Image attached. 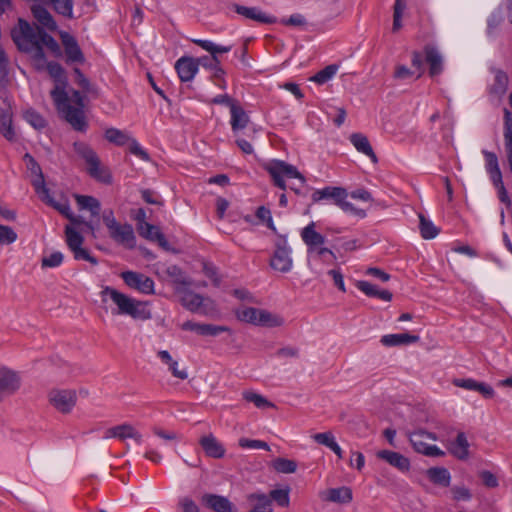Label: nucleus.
<instances>
[{
  "mask_svg": "<svg viewBox=\"0 0 512 512\" xmlns=\"http://www.w3.org/2000/svg\"><path fill=\"white\" fill-rule=\"evenodd\" d=\"M50 77L55 82V87L50 95L54 101L56 109L63 116V118L70 124L78 129H83L84 123L82 120L81 111L71 108L68 94L66 92L67 76L63 67L57 62H46L45 67Z\"/></svg>",
  "mask_w": 512,
  "mask_h": 512,
  "instance_id": "1",
  "label": "nucleus"
},
{
  "mask_svg": "<svg viewBox=\"0 0 512 512\" xmlns=\"http://www.w3.org/2000/svg\"><path fill=\"white\" fill-rule=\"evenodd\" d=\"M42 32L43 28L31 26L23 19H19L18 25L11 31L12 40L18 50L31 56L38 71L44 70L45 67V53L40 46Z\"/></svg>",
  "mask_w": 512,
  "mask_h": 512,
  "instance_id": "2",
  "label": "nucleus"
},
{
  "mask_svg": "<svg viewBox=\"0 0 512 512\" xmlns=\"http://www.w3.org/2000/svg\"><path fill=\"white\" fill-rule=\"evenodd\" d=\"M103 303L111 302L115 308L111 310L113 315L129 316L134 320H149L152 317L148 303L132 298L113 287L105 286L100 292Z\"/></svg>",
  "mask_w": 512,
  "mask_h": 512,
  "instance_id": "3",
  "label": "nucleus"
},
{
  "mask_svg": "<svg viewBox=\"0 0 512 512\" xmlns=\"http://www.w3.org/2000/svg\"><path fill=\"white\" fill-rule=\"evenodd\" d=\"M68 220L71 222V225L65 226L66 244L70 251L73 253L74 259L78 261H88L92 265H97L98 260L94 256H92L87 249L82 247L84 243V237L76 229L77 226L83 224L91 231L92 235L94 236V224L92 223V221H84L81 217L75 216L73 212L72 218H68Z\"/></svg>",
  "mask_w": 512,
  "mask_h": 512,
  "instance_id": "4",
  "label": "nucleus"
},
{
  "mask_svg": "<svg viewBox=\"0 0 512 512\" xmlns=\"http://www.w3.org/2000/svg\"><path fill=\"white\" fill-rule=\"evenodd\" d=\"M102 220L108 229L109 236L118 244L127 248H134L135 235L132 225L117 221L112 209H106L102 213Z\"/></svg>",
  "mask_w": 512,
  "mask_h": 512,
  "instance_id": "5",
  "label": "nucleus"
},
{
  "mask_svg": "<svg viewBox=\"0 0 512 512\" xmlns=\"http://www.w3.org/2000/svg\"><path fill=\"white\" fill-rule=\"evenodd\" d=\"M192 42L211 54V57H199V66H202L206 69L213 71V79L222 78L225 75V71L220 65L218 54L230 52L232 46L219 45L210 40L204 39H193Z\"/></svg>",
  "mask_w": 512,
  "mask_h": 512,
  "instance_id": "6",
  "label": "nucleus"
},
{
  "mask_svg": "<svg viewBox=\"0 0 512 512\" xmlns=\"http://www.w3.org/2000/svg\"><path fill=\"white\" fill-rule=\"evenodd\" d=\"M73 146L76 154L87 164V171L92 178L105 184L112 182L109 170L101 166L99 157L88 144L75 142Z\"/></svg>",
  "mask_w": 512,
  "mask_h": 512,
  "instance_id": "7",
  "label": "nucleus"
},
{
  "mask_svg": "<svg viewBox=\"0 0 512 512\" xmlns=\"http://www.w3.org/2000/svg\"><path fill=\"white\" fill-rule=\"evenodd\" d=\"M236 316L238 320L256 326L273 328L284 324V319L281 316L254 307L239 308L236 311Z\"/></svg>",
  "mask_w": 512,
  "mask_h": 512,
  "instance_id": "8",
  "label": "nucleus"
},
{
  "mask_svg": "<svg viewBox=\"0 0 512 512\" xmlns=\"http://www.w3.org/2000/svg\"><path fill=\"white\" fill-rule=\"evenodd\" d=\"M265 170L270 174L274 184L282 190L286 189L285 179H298L300 187L305 184L304 176L298 169L282 160H272L264 166Z\"/></svg>",
  "mask_w": 512,
  "mask_h": 512,
  "instance_id": "9",
  "label": "nucleus"
},
{
  "mask_svg": "<svg viewBox=\"0 0 512 512\" xmlns=\"http://www.w3.org/2000/svg\"><path fill=\"white\" fill-rule=\"evenodd\" d=\"M120 276L129 288L146 295L154 293V281L145 274L135 271H124Z\"/></svg>",
  "mask_w": 512,
  "mask_h": 512,
  "instance_id": "10",
  "label": "nucleus"
},
{
  "mask_svg": "<svg viewBox=\"0 0 512 512\" xmlns=\"http://www.w3.org/2000/svg\"><path fill=\"white\" fill-rule=\"evenodd\" d=\"M270 265L274 270L281 273H287L292 269L293 260L291 257V248L286 241L277 244Z\"/></svg>",
  "mask_w": 512,
  "mask_h": 512,
  "instance_id": "11",
  "label": "nucleus"
},
{
  "mask_svg": "<svg viewBox=\"0 0 512 512\" xmlns=\"http://www.w3.org/2000/svg\"><path fill=\"white\" fill-rule=\"evenodd\" d=\"M76 400L74 390L55 389L49 393L50 403L61 413H69L75 406Z\"/></svg>",
  "mask_w": 512,
  "mask_h": 512,
  "instance_id": "12",
  "label": "nucleus"
},
{
  "mask_svg": "<svg viewBox=\"0 0 512 512\" xmlns=\"http://www.w3.org/2000/svg\"><path fill=\"white\" fill-rule=\"evenodd\" d=\"M60 38L64 47L66 62L80 64L84 63L85 57L76 38L65 31L60 33Z\"/></svg>",
  "mask_w": 512,
  "mask_h": 512,
  "instance_id": "13",
  "label": "nucleus"
},
{
  "mask_svg": "<svg viewBox=\"0 0 512 512\" xmlns=\"http://www.w3.org/2000/svg\"><path fill=\"white\" fill-rule=\"evenodd\" d=\"M104 438H117L121 441L133 439L137 444H141L143 441L141 433L129 423H123L107 429Z\"/></svg>",
  "mask_w": 512,
  "mask_h": 512,
  "instance_id": "14",
  "label": "nucleus"
},
{
  "mask_svg": "<svg viewBox=\"0 0 512 512\" xmlns=\"http://www.w3.org/2000/svg\"><path fill=\"white\" fill-rule=\"evenodd\" d=\"M199 69V58L183 56L175 63V70L182 82L194 79Z\"/></svg>",
  "mask_w": 512,
  "mask_h": 512,
  "instance_id": "15",
  "label": "nucleus"
},
{
  "mask_svg": "<svg viewBox=\"0 0 512 512\" xmlns=\"http://www.w3.org/2000/svg\"><path fill=\"white\" fill-rule=\"evenodd\" d=\"M425 61L429 66V75L434 78L444 71V58L439 49L432 45L424 47Z\"/></svg>",
  "mask_w": 512,
  "mask_h": 512,
  "instance_id": "16",
  "label": "nucleus"
},
{
  "mask_svg": "<svg viewBox=\"0 0 512 512\" xmlns=\"http://www.w3.org/2000/svg\"><path fill=\"white\" fill-rule=\"evenodd\" d=\"M23 159L28 170L34 175L32 185L34 186L36 193L38 195H41L42 193L47 194V187L45 185L44 175L38 162L29 153H26Z\"/></svg>",
  "mask_w": 512,
  "mask_h": 512,
  "instance_id": "17",
  "label": "nucleus"
},
{
  "mask_svg": "<svg viewBox=\"0 0 512 512\" xmlns=\"http://www.w3.org/2000/svg\"><path fill=\"white\" fill-rule=\"evenodd\" d=\"M19 386L20 381L16 373L6 368L0 369V401L13 394Z\"/></svg>",
  "mask_w": 512,
  "mask_h": 512,
  "instance_id": "18",
  "label": "nucleus"
},
{
  "mask_svg": "<svg viewBox=\"0 0 512 512\" xmlns=\"http://www.w3.org/2000/svg\"><path fill=\"white\" fill-rule=\"evenodd\" d=\"M233 7L236 13L247 19L263 24H273L276 22V18L274 16L266 14L257 7H246L238 4H235Z\"/></svg>",
  "mask_w": 512,
  "mask_h": 512,
  "instance_id": "19",
  "label": "nucleus"
},
{
  "mask_svg": "<svg viewBox=\"0 0 512 512\" xmlns=\"http://www.w3.org/2000/svg\"><path fill=\"white\" fill-rule=\"evenodd\" d=\"M377 458L382 459L395 467L399 471L405 473L410 470V461L404 455L391 450H380L376 454Z\"/></svg>",
  "mask_w": 512,
  "mask_h": 512,
  "instance_id": "20",
  "label": "nucleus"
},
{
  "mask_svg": "<svg viewBox=\"0 0 512 512\" xmlns=\"http://www.w3.org/2000/svg\"><path fill=\"white\" fill-rule=\"evenodd\" d=\"M347 191L342 187L327 186L322 189H317L312 194L313 202H320L322 200H332L336 205L340 202L341 198H347Z\"/></svg>",
  "mask_w": 512,
  "mask_h": 512,
  "instance_id": "21",
  "label": "nucleus"
},
{
  "mask_svg": "<svg viewBox=\"0 0 512 512\" xmlns=\"http://www.w3.org/2000/svg\"><path fill=\"white\" fill-rule=\"evenodd\" d=\"M469 442L464 432H458L456 438L449 441L447 449L450 454L459 460H466L469 457Z\"/></svg>",
  "mask_w": 512,
  "mask_h": 512,
  "instance_id": "22",
  "label": "nucleus"
},
{
  "mask_svg": "<svg viewBox=\"0 0 512 512\" xmlns=\"http://www.w3.org/2000/svg\"><path fill=\"white\" fill-rule=\"evenodd\" d=\"M315 222H310L301 230L302 241L307 246V252L315 250L316 247L322 246L325 243V237L316 231Z\"/></svg>",
  "mask_w": 512,
  "mask_h": 512,
  "instance_id": "23",
  "label": "nucleus"
},
{
  "mask_svg": "<svg viewBox=\"0 0 512 512\" xmlns=\"http://www.w3.org/2000/svg\"><path fill=\"white\" fill-rule=\"evenodd\" d=\"M202 503L215 512H235L229 499L221 495L205 494Z\"/></svg>",
  "mask_w": 512,
  "mask_h": 512,
  "instance_id": "24",
  "label": "nucleus"
},
{
  "mask_svg": "<svg viewBox=\"0 0 512 512\" xmlns=\"http://www.w3.org/2000/svg\"><path fill=\"white\" fill-rule=\"evenodd\" d=\"M139 234L152 241H156L161 247L164 249H168V242L164 236V234L160 231V229L152 225L148 222L140 223L138 227Z\"/></svg>",
  "mask_w": 512,
  "mask_h": 512,
  "instance_id": "25",
  "label": "nucleus"
},
{
  "mask_svg": "<svg viewBox=\"0 0 512 512\" xmlns=\"http://www.w3.org/2000/svg\"><path fill=\"white\" fill-rule=\"evenodd\" d=\"M349 140L359 153L369 157L373 163L378 162V158L374 153L368 138L364 134L353 133L350 135Z\"/></svg>",
  "mask_w": 512,
  "mask_h": 512,
  "instance_id": "26",
  "label": "nucleus"
},
{
  "mask_svg": "<svg viewBox=\"0 0 512 512\" xmlns=\"http://www.w3.org/2000/svg\"><path fill=\"white\" fill-rule=\"evenodd\" d=\"M200 445L209 457L219 459L225 455V448L212 434L202 437Z\"/></svg>",
  "mask_w": 512,
  "mask_h": 512,
  "instance_id": "27",
  "label": "nucleus"
},
{
  "mask_svg": "<svg viewBox=\"0 0 512 512\" xmlns=\"http://www.w3.org/2000/svg\"><path fill=\"white\" fill-rule=\"evenodd\" d=\"M247 501L252 505L249 512H273L271 498L263 492L248 494Z\"/></svg>",
  "mask_w": 512,
  "mask_h": 512,
  "instance_id": "28",
  "label": "nucleus"
},
{
  "mask_svg": "<svg viewBox=\"0 0 512 512\" xmlns=\"http://www.w3.org/2000/svg\"><path fill=\"white\" fill-rule=\"evenodd\" d=\"M356 287L368 297L379 298L387 302L391 301L392 299V293L390 291L380 289L377 285H374L368 281H357Z\"/></svg>",
  "mask_w": 512,
  "mask_h": 512,
  "instance_id": "29",
  "label": "nucleus"
},
{
  "mask_svg": "<svg viewBox=\"0 0 512 512\" xmlns=\"http://www.w3.org/2000/svg\"><path fill=\"white\" fill-rule=\"evenodd\" d=\"M418 335H411L409 333L387 334L381 337L380 342L387 347L408 345L419 341Z\"/></svg>",
  "mask_w": 512,
  "mask_h": 512,
  "instance_id": "30",
  "label": "nucleus"
},
{
  "mask_svg": "<svg viewBox=\"0 0 512 512\" xmlns=\"http://www.w3.org/2000/svg\"><path fill=\"white\" fill-rule=\"evenodd\" d=\"M482 153L485 158V169L490 177V180L492 182L500 183V179H502V173L499 167L497 155L494 152L487 150H483Z\"/></svg>",
  "mask_w": 512,
  "mask_h": 512,
  "instance_id": "31",
  "label": "nucleus"
},
{
  "mask_svg": "<svg viewBox=\"0 0 512 512\" xmlns=\"http://www.w3.org/2000/svg\"><path fill=\"white\" fill-rule=\"evenodd\" d=\"M230 114V125L233 133H237L239 130H242L245 127H247L250 118L246 111L239 104L232 107V109L230 110Z\"/></svg>",
  "mask_w": 512,
  "mask_h": 512,
  "instance_id": "32",
  "label": "nucleus"
},
{
  "mask_svg": "<svg viewBox=\"0 0 512 512\" xmlns=\"http://www.w3.org/2000/svg\"><path fill=\"white\" fill-rule=\"evenodd\" d=\"M313 440L323 446H326L330 450H332L338 458L343 457V451L341 447L336 442L335 436L332 432H322V433H316L312 436Z\"/></svg>",
  "mask_w": 512,
  "mask_h": 512,
  "instance_id": "33",
  "label": "nucleus"
},
{
  "mask_svg": "<svg viewBox=\"0 0 512 512\" xmlns=\"http://www.w3.org/2000/svg\"><path fill=\"white\" fill-rule=\"evenodd\" d=\"M504 142L509 166L512 168V113L504 109Z\"/></svg>",
  "mask_w": 512,
  "mask_h": 512,
  "instance_id": "34",
  "label": "nucleus"
},
{
  "mask_svg": "<svg viewBox=\"0 0 512 512\" xmlns=\"http://www.w3.org/2000/svg\"><path fill=\"white\" fill-rule=\"evenodd\" d=\"M75 200L80 210H88L92 216H99L101 204L98 199L93 196L76 194Z\"/></svg>",
  "mask_w": 512,
  "mask_h": 512,
  "instance_id": "35",
  "label": "nucleus"
},
{
  "mask_svg": "<svg viewBox=\"0 0 512 512\" xmlns=\"http://www.w3.org/2000/svg\"><path fill=\"white\" fill-rule=\"evenodd\" d=\"M430 481L436 485L448 487L451 482V474L444 467H431L426 471Z\"/></svg>",
  "mask_w": 512,
  "mask_h": 512,
  "instance_id": "36",
  "label": "nucleus"
},
{
  "mask_svg": "<svg viewBox=\"0 0 512 512\" xmlns=\"http://www.w3.org/2000/svg\"><path fill=\"white\" fill-rule=\"evenodd\" d=\"M204 298L191 290H184L181 295L182 305L191 312H200Z\"/></svg>",
  "mask_w": 512,
  "mask_h": 512,
  "instance_id": "37",
  "label": "nucleus"
},
{
  "mask_svg": "<svg viewBox=\"0 0 512 512\" xmlns=\"http://www.w3.org/2000/svg\"><path fill=\"white\" fill-rule=\"evenodd\" d=\"M32 13L35 19L45 28L55 30L57 25L50 12L41 5H36L32 8Z\"/></svg>",
  "mask_w": 512,
  "mask_h": 512,
  "instance_id": "38",
  "label": "nucleus"
},
{
  "mask_svg": "<svg viewBox=\"0 0 512 512\" xmlns=\"http://www.w3.org/2000/svg\"><path fill=\"white\" fill-rule=\"evenodd\" d=\"M427 437L429 439L435 440L436 437L433 433H428L424 431L415 432L410 435V443L414 450L418 453L424 454L425 451H427V447H429V444L424 442V438Z\"/></svg>",
  "mask_w": 512,
  "mask_h": 512,
  "instance_id": "39",
  "label": "nucleus"
},
{
  "mask_svg": "<svg viewBox=\"0 0 512 512\" xmlns=\"http://www.w3.org/2000/svg\"><path fill=\"white\" fill-rule=\"evenodd\" d=\"M40 198L47 203L48 205L52 206L54 209H56L59 213H61L63 216H65L67 219L72 218V211L70 208V204L67 200L63 202H57L55 201L51 196L49 189L47 188V194L42 193L39 195Z\"/></svg>",
  "mask_w": 512,
  "mask_h": 512,
  "instance_id": "40",
  "label": "nucleus"
},
{
  "mask_svg": "<svg viewBox=\"0 0 512 512\" xmlns=\"http://www.w3.org/2000/svg\"><path fill=\"white\" fill-rule=\"evenodd\" d=\"M352 491L349 487L332 488L328 492V500L336 503H349L352 501Z\"/></svg>",
  "mask_w": 512,
  "mask_h": 512,
  "instance_id": "41",
  "label": "nucleus"
},
{
  "mask_svg": "<svg viewBox=\"0 0 512 512\" xmlns=\"http://www.w3.org/2000/svg\"><path fill=\"white\" fill-rule=\"evenodd\" d=\"M105 138L109 142L116 144L118 146H124L130 140V137L125 132H123L117 128H108L105 131Z\"/></svg>",
  "mask_w": 512,
  "mask_h": 512,
  "instance_id": "42",
  "label": "nucleus"
},
{
  "mask_svg": "<svg viewBox=\"0 0 512 512\" xmlns=\"http://www.w3.org/2000/svg\"><path fill=\"white\" fill-rule=\"evenodd\" d=\"M419 220L420 233L424 239H433L438 235L439 230L430 220L426 219L421 214L419 215Z\"/></svg>",
  "mask_w": 512,
  "mask_h": 512,
  "instance_id": "43",
  "label": "nucleus"
},
{
  "mask_svg": "<svg viewBox=\"0 0 512 512\" xmlns=\"http://www.w3.org/2000/svg\"><path fill=\"white\" fill-rule=\"evenodd\" d=\"M337 70L338 67L336 65H329L317 72L310 80L322 85L331 80L335 76Z\"/></svg>",
  "mask_w": 512,
  "mask_h": 512,
  "instance_id": "44",
  "label": "nucleus"
},
{
  "mask_svg": "<svg viewBox=\"0 0 512 512\" xmlns=\"http://www.w3.org/2000/svg\"><path fill=\"white\" fill-rule=\"evenodd\" d=\"M273 468L279 473L290 474L297 469V463L286 458H277L273 462Z\"/></svg>",
  "mask_w": 512,
  "mask_h": 512,
  "instance_id": "45",
  "label": "nucleus"
},
{
  "mask_svg": "<svg viewBox=\"0 0 512 512\" xmlns=\"http://www.w3.org/2000/svg\"><path fill=\"white\" fill-rule=\"evenodd\" d=\"M25 120L35 129H43L47 122L44 117L33 109H28L24 113Z\"/></svg>",
  "mask_w": 512,
  "mask_h": 512,
  "instance_id": "46",
  "label": "nucleus"
},
{
  "mask_svg": "<svg viewBox=\"0 0 512 512\" xmlns=\"http://www.w3.org/2000/svg\"><path fill=\"white\" fill-rule=\"evenodd\" d=\"M243 398L247 402L253 403L257 408L274 407L265 397L252 391H244Z\"/></svg>",
  "mask_w": 512,
  "mask_h": 512,
  "instance_id": "47",
  "label": "nucleus"
},
{
  "mask_svg": "<svg viewBox=\"0 0 512 512\" xmlns=\"http://www.w3.org/2000/svg\"><path fill=\"white\" fill-rule=\"evenodd\" d=\"M406 9V3L404 0H395L394 12H393V32H397L402 27V16Z\"/></svg>",
  "mask_w": 512,
  "mask_h": 512,
  "instance_id": "48",
  "label": "nucleus"
},
{
  "mask_svg": "<svg viewBox=\"0 0 512 512\" xmlns=\"http://www.w3.org/2000/svg\"><path fill=\"white\" fill-rule=\"evenodd\" d=\"M289 488L275 489L268 495L271 498V502L275 501L281 507H288L290 503Z\"/></svg>",
  "mask_w": 512,
  "mask_h": 512,
  "instance_id": "49",
  "label": "nucleus"
},
{
  "mask_svg": "<svg viewBox=\"0 0 512 512\" xmlns=\"http://www.w3.org/2000/svg\"><path fill=\"white\" fill-rule=\"evenodd\" d=\"M55 11L65 17H72L73 2L72 0H49Z\"/></svg>",
  "mask_w": 512,
  "mask_h": 512,
  "instance_id": "50",
  "label": "nucleus"
},
{
  "mask_svg": "<svg viewBox=\"0 0 512 512\" xmlns=\"http://www.w3.org/2000/svg\"><path fill=\"white\" fill-rule=\"evenodd\" d=\"M40 46H46L55 56L61 55V49L58 42L49 35L44 29L40 38Z\"/></svg>",
  "mask_w": 512,
  "mask_h": 512,
  "instance_id": "51",
  "label": "nucleus"
},
{
  "mask_svg": "<svg viewBox=\"0 0 512 512\" xmlns=\"http://www.w3.org/2000/svg\"><path fill=\"white\" fill-rule=\"evenodd\" d=\"M64 255L60 251H55L41 260L42 268H55L63 263Z\"/></svg>",
  "mask_w": 512,
  "mask_h": 512,
  "instance_id": "52",
  "label": "nucleus"
},
{
  "mask_svg": "<svg viewBox=\"0 0 512 512\" xmlns=\"http://www.w3.org/2000/svg\"><path fill=\"white\" fill-rule=\"evenodd\" d=\"M72 101L76 104V107L71 105V108L74 109V110H78L79 109L81 111V113H82L81 115H82V120H83L84 126H83V129H78L74 125H71V126L76 131L84 132V131H86L88 124H87V121L85 119V115H84V111H83L84 99H83L82 94L79 91L74 90L73 93H72Z\"/></svg>",
  "mask_w": 512,
  "mask_h": 512,
  "instance_id": "53",
  "label": "nucleus"
},
{
  "mask_svg": "<svg viewBox=\"0 0 512 512\" xmlns=\"http://www.w3.org/2000/svg\"><path fill=\"white\" fill-rule=\"evenodd\" d=\"M508 88V76L503 71H497L495 75V83L493 84V92L496 94H504Z\"/></svg>",
  "mask_w": 512,
  "mask_h": 512,
  "instance_id": "54",
  "label": "nucleus"
},
{
  "mask_svg": "<svg viewBox=\"0 0 512 512\" xmlns=\"http://www.w3.org/2000/svg\"><path fill=\"white\" fill-rule=\"evenodd\" d=\"M308 254L318 260L326 261L327 258H329L330 261L336 260L335 253L323 245L316 247L315 250L309 251Z\"/></svg>",
  "mask_w": 512,
  "mask_h": 512,
  "instance_id": "55",
  "label": "nucleus"
},
{
  "mask_svg": "<svg viewBox=\"0 0 512 512\" xmlns=\"http://www.w3.org/2000/svg\"><path fill=\"white\" fill-rule=\"evenodd\" d=\"M152 432L157 437L163 439L166 442L179 441L181 439V435L172 430H164L161 427L154 426L152 428Z\"/></svg>",
  "mask_w": 512,
  "mask_h": 512,
  "instance_id": "56",
  "label": "nucleus"
},
{
  "mask_svg": "<svg viewBox=\"0 0 512 512\" xmlns=\"http://www.w3.org/2000/svg\"><path fill=\"white\" fill-rule=\"evenodd\" d=\"M337 206L344 212L355 215L358 218L363 219L366 217L365 210L355 207L351 202L347 201L346 198H341Z\"/></svg>",
  "mask_w": 512,
  "mask_h": 512,
  "instance_id": "57",
  "label": "nucleus"
},
{
  "mask_svg": "<svg viewBox=\"0 0 512 512\" xmlns=\"http://www.w3.org/2000/svg\"><path fill=\"white\" fill-rule=\"evenodd\" d=\"M17 240V233L9 226L0 225V245H9Z\"/></svg>",
  "mask_w": 512,
  "mask_h": 512,
  "instance_id": "58",
  "label": "nucleus"
},
{
  "mask_svg": "<svg viewBox=\"0 0 512 512\" xmlns=\"http://www.w3.org/2000/svg\"><path fill=\"white\" fill-rule=\"evenodd\" d=\"M239 446L244 449L270 450V447L267 442L257 439L241 438L239 440Z\"/></svg>",
  "mask_w": 512,
  "mask_h": 512,
  "instance_id": "59",
  "label": "nucleus"
},
{
  "mask_svg": "<svg viewBox=\"0 0 512 512\" xmlns=\"http://www.w3.org/2000/svg\"><path fill=\"white\" fill-rule=\"evenodd\" d=\"M226 331H229V328L226 326L202 324L199 335L214 337Z\"/></svg>",
  "mask_w": 512,
  "mask_h": 512,
  "instance_id": "60",
  "label": "nucleus"
},
{
  "mask_svg": "<svg viewBox=\"0 0 512 512\" xmlns=\"http://www.w3.org/2000/svg\"><path fill=\"white\" fill-rule=\"evenodd\" d=\"M12 108L8 98L5 95H0V122H7L12 119Z\"/></svg>",
  "mask_w": 512,
  "mask_h": 512,
  "instance_id": "61",
  "label": "nucleus"
},
{
  "mask_svg": "<svg viewBox=\"0 0 512 512\" xmlns=\"http://www.w3.org/2000/svg\"><path fill=\"white\" fill-rule=\"evenodd\" d=\"M128 143L129 150L133 155L145 161L149 160L148 153L140 146V144L135 139L130 138Z\"/></svg>",
  "mask_w": 512,
  "mask_h": 512,
  "instance_id": "62",
  "label": "nucleus"
},
{
  "mask_svg": "<svg viewBox=\"0 0 512 512\" xmlns=\"http://www.w3.org/2000/svg\"><path fill=\"white\" fill-rule=\"evenodd\" d=\"M0 132L8 141H14L16 139V134L12 126V119H9L5 123L4 121L0 122Z\"/></svg>",
  "mask_w": 512,
  "mask_h": 512,
  "instance_id": "63",
  "label": "nucleus"
},
{
  "mask_svg": "<svg viewBox=\"0 0 512 512\" xmlns=\"http://www.w3.org/2000/svg\"><path fill=\"white\" fill-rule=\"evenodd\" d=\"M414 72L405 65H397L394 71V78L405 80L413 77Z\"/></svg>",
  "mask_w": 512,
  "mask_h": 512,
  "instance_id": "64",
  "label": "nucleus"
}]
</instances>
